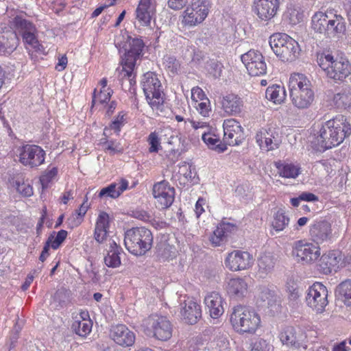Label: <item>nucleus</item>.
<instances>
[{"label":"nucleus","instance_id":"nucleus-36","mask_svg":"<svg viewBox=\"0 0 351 351\" xmlns=\"http://www.w3.org/2000/svg\"><path fill=\"white\" fill-rule=\"evenodd\" d=\"M276 167L281 177L286 178H295L300 173V167L291 163L276 162Z\"/></svg>","mask_w":351,"mask_h":351},{"label":"nucleus","instance_id":"nucleus-44","mask_svg":"<svg viewBox=\"0 0 351 351\" xmlns=\"http://www.w3.org/2000/svg\"><path fill=\"white\" fill-rule=\"evenodd\" d=\"M210 351H230L229 341L226 337L219 336L210 344Z\"/></svg>","mask_w":351,"mask_h":351},{"label":"nucleus","instance_id":"nucleus-29","mask_svg":"<svg viewBox=\"0 0 351 351\" xmlns=\"http://www.w3.org/2000/svg\"><path fill=\"white\" fill-rule=\"evenodd\" d=\"M346 32V23L344 19L340 15H334L332 18L330 17V23L326 27L324 36L326 37L339 38L343 35Z\"/></svg>","mask_w":351,"mask_h":351},{"label":"nucleus","instance_id":"nucleus-51","mask_svg":"<svg viewBox=\"0 0 351 351\" xmlns=\"http://www.w3.org/2000/svg\"><path fill=\"white\" fill-rule=\"evenodd\" d=\"M202 140L204 142L208 145L212 149H219L222 151L221 148L219 147L220 140L219 138L213 134L211 133H206L202 134Z\"/></svg>","mask_w":351,"mask_h":351},{"label":"nucleus","instance_id":"nucleus-33","mask_svg":"<svg viewBox=\"0 0 351 351\" xmlns=\"http://www.w3.org/2000/svg\"><path fill=\"white\" fill-rule=\"evenodd\" d=\"M108 227V215L105 212L100 213L97 219L94 234L95 239L98 243H101L106 239Z\"/></svg>","mask_w":351,"mask_h":351},{"label":"nucleus","instance_id":"nucleus-17","mask_svg":"<svg viewBox=\"0 0 351 351\" xmlns=\"http://www.w3.org/2000/svg\"><path fill=\"white\" fill-rule=\"evenodd\" d=\"M223 140L230 145H238L243 136V130L240 123L234 119H229L224 121Z\"/></svg>","mask_w":351,"mask_h":351},{"label":"nucleus","instance_id":"nucleus-7","mask_svg":"<svg viewBox=\"0 0 351 351\" xmlns=\"http://www.w3.org/2000/svg\"><path fill=\"white\" fill-rule=\"evenodd\" d=\"M269 45L282 61L294 60L300 51L298 43L286 34H274L269 38Z\"/></svg>","mask_w":351,"mask_h":351},{"label":"nucleus","instance_id":"nucleus-25","mask_svg":"<svg viewBox=\"0 0 351 351\" xmlns=\"http://www.w3.org/2000/svg\"><path fill=\"white\" fill-rule=\"evenodd\" d=\"M279 298L274 290L265 286L258 288L256 295V304L263 308H276L278 304Z\"/></svg>","mask_w":351,"mask_h":351},{"label":"nucleus","instance_id":"nucleus-15","mask_svg":"<svg viewBox=\"0 0 351 351\" xmlns=\"http://www.w3.org/2000/svg\"><path fill=\"white\" fill-rule=\"evenodd\" d=\"M225 265L230 271H237L249 269L253 265L254 258L247 251L233 250L225 259Z\"/></svg>","mask_w":351,"mask_h":351},{"label":"nucleus","instance_id":"nucleus-16","mask_svg":"<svg viewBox=\"0 0 351 351\" xmlns=\"http://www.w3.org/2000/svg\"><path fill=\"white\" fill-rule=\"evenodd\" d=\"M153 195L156 199V206L159 209L169 208L174 201L175 190L169 182L162 180L153 186Z\"/></svg>","mask_w":351,"mask_h":351},{"label":"nucleus","instance_id":"nucleus-13","mask_svg":"<svg viewBox=\"0 0 351 351\" xmlns=\"http://www.w3.org/2000/svg\"><path fill=\"white\" fill-rule=\"evenodd\" d=\"M248 73L252 76H261L266 73L267 65L265 58L258 51L250 50L241 57Z\"/></svg>","mask_w":351,"mask_h":351},{"label":"nucleus","instance_id":"nucleus-31","mask_svg":"<svg viewBox=\"0 0 351 351\" xmlns=\"http://www.w3.org/2000/svg\"><path fill=\"white\" fill-rule=\"evenodd\" d=\"M226 289L230 296L241 298L247 291V284L243 278H231L228 282Z\"/></svg>","mask_w":351,"mask_h":351},{"label":"nucleus","instance_id":"nucleus-35","mask_svg":"<svg viewBox=\"0 0 351 351\" xmlns=\"http://www.w3.org/2000/svg\"><path fill=\"white\" fill-rule=\"evenodd\" d=\"M122 249L119 247L116 242L112 241L110 243V249L104 257V263L108 267H117L121 265L119 254Z\"/></svg>","mask_w":351,"mask_h":351},{"label":"nucleus","instance_id":"nucleus-18","mask_svg":"<svg viewBox=\"0 0 351 351\" xmlns=\"http://www.w3.org/2000/svg\"><path fill=\"white\" fill-rule=\"evenodd\" d=\"M19 45V38L11 27L0 26V55H9Z\"/></svg>","mask_w":351,"mask_h":351},{"label":"nucleus","instance_id":"nucleus-40","mask_svg":"<svg viewBox=\"0 0 351 351\" xmlns=\"http://www.w3.org/2000/svg\"><path fill=\"white\" fill-rule=\"evenodd\" d=\"M289 217L282 209L278 210L274 215L272 221L273 228L277 231H282L289 224Z\"/></svg>","mask_w":351,"mask_h":351},{"label":"nucleus","instance_id":"nucleus-23","mask_svg":"<svg viewBox=\"0 0 351 351\" xmlns=\"http://www.w3.org/2000/svg\"><path fill=\"white\" fill-rule=\"evenodd\" d=\"M279 4V0H256L254 12L261 19L268 21L276 15Z\"/></svg>","mask_w":351,"mask_h":351},{"label":"nucleus","instance_id":"nucleus-34","mask_svg":"<svg viewBox=\"0 0 351 351\" xmlns=\"http://www.w3.org/2000/svg\"><path fill=\"white\" fill-rule=\"evenodd\" d=\"M128 187V182L125 179H122L119 183L114 182L103 188L99 193V197L100 198L106 197L115 199L119 197Z\"/></svg>","mask_w":351,"mask_h":351},{"label":"nucleus","instance_id":"nucleus-12","mask_svg":"<svg viewBox=\"0 0 351 351\" xmlns=\"http://www.w3.org/2000/svg\"><path fill=\"white\" fill-rule=\"evenodd\" d=\"M208 3L206 0H193L191 5L183 13L182 23L195 26L202 23L208 14Z\"/></svg>","mask_w":351,"mask_h":351},{"label":"nucleus","instance_id":"nucleus-24","mask_svg":"<svg viewBox=\"0 0 351 351\" xmlns=\"http://www.w3.org/2000/svg\"><path fill=\"white\" fill-rule=\"evenodd\" d=\"M256 140L261 149L265 151L273 150L278 148L280 140L278 134L274 132V130L262 128L256 135Z\"/></svg>","mask_w":351,"mask_h":351},{"label":"nucleus","instance_id":"nucleus-6","mask_svg":"<svg viewBox=\"0 0 351 351\" xmlns=\"http://www.w3.org/2000/svg\"><path fill=\"white\" fill-rule=\"evenodd\" d=\"M317 62L327 77L335 82L344 81L351 73L350 64L343 57H335L330 53L322 54Z\"/></svg>","mask_w":351,"mask_h":351},{"label":"nucleus","instance_id":"nucleus-42","mask_svg":"<svg viewBox=\"0 0 351 351\" xmlns=\"http://www.w3.org/2000/svg\"><path fill=\"white\" fill-rule=\"evenodd\" d=\"M13 25L21 35L31 31H36L34 25L29 21L20 16H16L13 19Z\"/></svg>","mask_w":351,"mask_h":351},{"label":"nucleus","instance_id":"nucleus-43","mask_svg":"<svg viewBox=\"0 0 351 351\" xmlns=\"http://www.w3.org/2000/svg\"><path fill=\"white\" fill-rule=\"evenodd\" d=\"M333 101L339 108H346L351 105V90H343L334 95Z\"/></svg>","mask_w":351,"mask_h":351},{"label":"nucleus","instance_id":"nucleus-59","mask_svg":"<svg viewBox=\"0 0 351 351\" xmlns=\"http://www.w3.org/2000/svg\"><path fill=\"white\" fill-rule=\"evenodd\" d=\"M191 99L195 103L208 99L203 90L198 86L193 87L191 90Z\"/></svg>","mask_w":351,"mask_h":351},{"label":"nucleus","instance_id":"nucleus-8","mask_svg":"<svg viewBox=\"0 0 351 351\" xmlns=\"http://www.w3.org/2000/svg\"><path fill=\"white\" fill-rule=\"evenodd\" d=\"M141 83L146 99L152 108L162 111L164 98L161 83L157 75L152 72H147L144 74Z\"/></svg>","mask_w":351,"mask_h":351},{"label":"nucleus","instance_id":"nucleus-38","mask_svg":"<svg viewBox=\"0 0 351 351\" xmlns=\"http://www.w3.org/2000/svg\"><path fill=\"white\" fill-rule=\"evenodd\" d=\"M285 90L279 85L269 86L265 92V97L274 104H280L285 99Z\"/></svg>","mask_w":351,"mask_h":351},{"label":"nucleus","instance_id":"nucleus-5","mask_svg":"<svg viewBox=\"0 0 351 351\" xmlns=\"http://www.w3.org/2000/svg\"><path fill=\"white\" fill-rule=\"evenodd\" d=\"M124 244L131 254L143 256L152 247V233L144 227L129 229L125 232Z\"/></svg>","mask_w":351,"mask_h":351},{"label":"nucleus","instance_id":"nucleus-27","mask_svg":"<svg viewBox=\"0 0 351 351\" xmlns=\"http://www.w3.org/2000/svg\"><path fill=\"white\" fill-rule=\"evenodd\" d=\"M221 104L227 114L234 116L241 112L243 102L238 95L231 93L222 97Z\"/></svg>","mask_w":351,"mask_h":351},{"label":"nucleus","instance_id":"nucleus-20","mask_svg":"<svg viewBox=\"0 0 351 351\" xmlns=\"http://www.w3.org/2000/svg\"><path fill=\"white\" fill-rule=\"evenodd\" d=\"M341 260V254L339 251L332 250L326 252L321 256L319 260L317 269L324 274L336 271Z\"/></svg>","mask_w":351,"mask_h":351},{"label":"nucleus","instance_id":"nucleus-21","mask_svg":"<svg viewBox=\"0 0 351 351\" xmlns=\"http://www.w3.org/2000/svg\"><path fill=\"white\" fill-rule=\"evenodd\" d=\"M180 315L186 323L195 324L202 317L201 306L195 300L188 298L181 304Z\"/></svg>","mask_w":351,"mask_h":351},{"label":"nucleus","instance_id":"nucleus-56","mask_svg":"<svg viewBox=\"0 0 351 351\" xmlns=\"http://www.w3.org/2000/svg\"><path fill=\"white\" fill-rule=\"evenodd\" d=\"M36 31H31L28 33H23L22 37L25 43L34 47L37 50H40V45L38 44V40L36 37Z\"/></svg>","mask_w":351,"mask_h":351},{"label":"nucleus","instance_id":"nucleus-3","mask_svg":"<svg viewBox=\"0 0 351 351\" xmlns=\"http://www.w3.org/2000/svg\"><path fill=\"white\" fill-rule=\"evenodd\" d=\"M289 89L293 105L298 109H306L314 101L312 84L307 77L300 73L291 75Z\"/></svg>","mask_w":351,"mask_h":351},{"label":"nucleus","instance_id":"nucleus-14","mask_svg":"<svg viewBox=\"0 0 351 351\" xmlns=\"http://www.w3.org/2000/svg\"><path fill=\"white\" fill-rule=\"evenodd\" d=\"M147 322L156 339L167 341L172 337L173 326L167 317L152 315Z\"/></svg>","mask_w":351,"mask_h":351},{"label":"nucleus","instance_id":"nucleus-45","mask_svg":"<svg viewBox=\"0 0 351 351\" xmlns=\"http://www.w3.org/2000/svg\"><path fill=\"white\" fill-rule=\"evenodd\" d=\"M273 346L263 338H256L250 344V351H272Z\"/></svg>","mask_w":351,"mask_h":351},{"label":"nucleus","instance_id":"nucleus-10","mask_svg":"<svg viewBox=\"0 0 351 351\" xmlns=\"http://www.w3.org/2000/svg\"><path fill=\"white\" fill-rule=\"evenodd\" d=\"M307 305L317 313H322L328 304V289L321 282H315L307 290Z\"/></svg>","mask_w":351,"mask_h":351},{"label":"nucleus","instance_id":"nucleus-1","mask_svg":"<svg viewBox=\"0 0 351 351\" xmlns=\"http://www.w3.org/2000/svg\"><path fill=\"white\" fill-rule=\"evenodd\" d=\"M351 134V125L343 115H338L324 122L317 136V145L324 149L339 145Z\"/></svg>","mask_w":351,"mask_h":351},{"label":"nucleus","instance_id":"nucleus-48","mask_svg":"<svg viewBox=\"0 0 351 351\" xmlns=\"http://www.w3.org/2000/svg\"><path fill=\"white\" fill-rule=\"evenodd\" d=\"M96 91L97 90L95 89L92 99V106H93L97 101H99L100 104H104L110 101L112 93V90L110 88H108L106 90H101L98 95H96Z\"/></svg>","mask_w":351,"mask_h":351},{"label":"nucleus","instance_id":"nucleus-26","mask_svg":"<svg viewBox=\"0 0 351 351\" xmlns=\"http://www.w3.org/2000/svg\"><path fill=\"white\" fill-rule=\"evenodd\" d=\"M276 259L271 253H264L257 260L256 275L258 278L264 279L274 270Z\"/></svg>","mask_w":351,"mask_h":351},{"label":"nucleus","instance_id":"nucleus-47","mask_svg":"<svg viewBox=\"0 0 351 351\" xmlns=\"http://www.w3.org/2000/svg\"><path fill=\"white\" fill-rule=\"evenodd\" d=\"M16 191L24 197H30L33 195V188L32 185L23 180H16L14 182Z\"/></svg>","mask_w":351,"mask_h":351},{"label":"nucleus","instance_id":"nucleus-28","mask_svg":"<svg viewBox=\"0 0 351 351\" xmlns=\"http://www.w3.org/2000/svg\"><path fill=\"white\" fill-rule=\"evenodd\" d=\"M204 303L213 318L219 317L224 312L223 299L219 293L217 292L208 293L204 298Z\"/></svg>","mask_w":351,"mask_h":351},{"label":"nucleus","instance_id":"nucleus-22","mask_svg":"<svg viewBox=\"0 0 351 351\" xmlns=\"http://www.w3.org/2000/svg\"><path fill=\"white\" fill-rule=\"evenodd\" d=\"M110 335L115 343L123 347L131 346L135 341L134 333L123 324L112 326Z\"/></svg>","mask_w":351,"mask_h":351},{"label":"nucleus","instance_id":"nucleus-55","mask_svg":"<svg viewBox=\"0 0 351 351\" xmlns=\"http://www.w3.org/2000/svg\"><path fill=\"white\" fill-rule=\"evenodd\" d=\"M287 16L290 23L295 25L302 21L304 14L300 10L290 8L287 11Z\"/></svg>","mask_w":351,"mask_h":351},{"label":"nucleus","instance_id":"nucleus-57","mask_svg":"<svg viewBox=\"0 0 351 351\" xmlns=\"http://www.w3.org/2000/svg\"><path fill=\"white\" fill-rule=\"evenodd\" d=\"M101 143L104 145L106 152H109L110 154L122 152V149L119 147V144L116 143L113 141H107L106 138Z\"/></svg>","mask_w":351,"mask_h":351},{"label":"nucleus","instance_id":"nucleus-41","mask_svg":"<svg viewBox=\"0 0 351 351\" xmlns=\"http://www.w3.org/2000/svg\"><path fill=\"white\" fill-rule=\"evenodd\" d=\"M337 292L343 298L345 305L351 308V280H346L337 287Z\"/></svg>","mask_w":351,"mask_h":351},{"label":"nucleus","instance_id":"nucleus-11","mask_svg":"<svg viewBox=\"0 0 351 351\" xmlns=\"http://www.w3.org/2000/svg\"><path fill=\"white\" fill-rule=\"evenodd\" d=\"M16 156L23 165L34 168L44 162L45 152L38 145L27 144L17 148Z\"/></svg>","mask_w":351,"mask_h":351},{"label":"nucleus","instance_id":"nucleus-30","mask_svg":"<svg viewBox=\"0 0 351 351\" xmlns=\"http://www.w3.org/2000/svg\"><path fill=\"white\" fill-rule=\"evenodd\" d=\"M237 230V226L232 223L221 222L214 231L213 235L210 237L211 243L215 246L220 245L228 234Z\"/></svg>","mask_w":351,"mask_h":351},{"label":"nucleus","instance_id":"nucleus-62","mask_svg":"<svg viewBox=\"0 0 351 351\" xmlns=\"http://www.w3.org/2000/svg\"><path fill=\"white\" fill-rule=\"evenodd\" d=\"M188 0H169L168 5L173 10L182 9L187 3Z\"/></svg>","mask_w":351,"mask_h":351},{"label":"nucleus","instance_id":"nucleus-61","mask_svg":"<svg viewBox=\"0 0 351 351\" xmlns=\"http://www.w3.org/2000/svg\"><path fill=\"white\" fill-rule=\"evenodd\" d=\"M82 220L80 217L74 213L67 219L68 226L71 228L77 227L81 224Z\"/></svg>","mask_w":351,"mask_h":351},{"label":"nucleus","instance_id":"nucleus-49","mask_svg":"<svg viewBox=\"0 0 351 351\" xmlns=\"http://www.w3.org/2000/svg\"><path fill=\"white\" fill-rule=\"evenodd\" d=\"M293 330H294L292 327H288L280 333V339L283 344L293 346L295 343L296 337Z\"/></svg>","mask_w":351,"mask_h":351},{"label":"nucleus","instance_id":"nucleus-39","mask_svg":"<svg viewBox=\"0 0 351 351\" xmlns=\"http://www.w3.org/2000/svg\"><path fill=\"white\" fill-rule=\"evenodd\" d=\"M92 326L90 319H75L72 324L71 329L76 335L85 337L90 332Z\"/></svg>","mask_w":351,"mask_h":351},{"label":"nucleus","instance_id":"nucleus-64","mask_svg":"<svg viewBox=\"0 0 351 351\" xmlns=\"http://www.w3.org/2000/svg\"><path fill=\"white\" fill-rule=\"evenodd\" d=\"M300 199H301L303 201H307V202H315L318 200V197L311 193H302L300 195Z\"/></svg>","mask_w":351,"mask_h":351},{"label":"nucleus","instance_id":"nucleus-46","mask_svg":"<svg viewBox=\"0 0 351 351\" xmlns=\"http://www.w3.org/2000/svg\"><path fill=\"white\" fill-rule=\"evenodd\" d=\"M147 141L149 145V153H158L162 149L159 134L157 132H151L147 136Z\"/></svg>","mask_w":351,"mask_h":351},{"label":"nucleus","instance_id":"nucleus-58","mask_svg":"<svg viewBox=\"0 0 351 351\" xmlns=\"http://www.w3.org/2000/svg\"><path fill=\"white\" fill-rule=\"evenodd\" d=\"M188 345L190 351H197L199 349V347L204 345L202 337L197 336L191 338L188 341Z\"/></svg>","mask_w":351,"mask_h":351},{"label":"nucleus","instance_id":"nucleus-50","mask_svg":"<svg viewBox=\"0 0 351 351\" xmlns=\"http://www.w3.org/2000/svg\"><path fill=\"white\" fill-rule=\"evenodd\" d=\"M55 232L51 234L48 239H51L50 246L53 249H58L62 243L65 240L67 237V232L64 230H61L58 232L56 236H54Z\"/></svg>","mask_w":351,"mask_h":351},{"label":"nucleus","instance_id":"nucleus-4","mask_svg":"<svg viewBox=\"0 0 351 351\" xmlns=\"http://www.w3.org/2000/svg\"><path fill=\"white\" fill-rule=\"evenodd\" d=\"M230 321L234 330L240 334H253L261 324L258 314L254 310L242 305L232 308Z\"/></svg>","mask_w":351,"mask_h":351},{"label":"nucleus","instance_id":"nucleus-9","mask_svg":"<svg viewBox=\"0 0 351 351\" xmlns=\"http://www.w3.org/2000/svg\"><path fill=\"white\" fill-rule=\"evenodd\" d=\"M291 254L297 263L308 265L320 256V248L313 243L299 240L293 243Z\"/></svg>","mask_w":351,"mask_h":351},{"label":"nucleus","instance_id":"nucleus-63","mask_svg":"<svg viewBox=\"0 0 351 351\" xmlns=\"http://www.w3.org/2000/svg\"><path fill=\"white\" fill-rule=\"evenodd\" d=\"M51 239H47L45 245H44V247H43V250L40 255V257H39V260L41 261V262H44L47 257L49 256V247H50V242H51Z\"/></svg>","mask_w":351,"mask_h":351},{"label":"nucleus","instance_id":"nucleus-2","mask_svg":"<svg viewBox=\"0 0 351 351\" xmlns=\"http://www.w3.org/2000/svg\"><path fill=\"white\" fill-rule=\"evenodd\" d=\"M145 44L139 38L128 37L123 49L124 56L122 58V69L119 71V78L122 82L128 81L130 86L135 83L134 69L138 60L142 57Z\"/></svg>","mask_w":351,"mask_h":351},{"label":"nucleus","instance_id":"nucleus-52","mask_svg":"<svg viewBox=\"0 0 351 351\" xmlns=\"http://www.w3.org/2000/svg\"><path fill=\"white\" fill-rule=\"evenodd\" d=\"M163 64L165 69L173 74L177 73L180 68L179 62L173 56H165Z\"/></svg>","mask_w":351,"mask_h":351},{"label":"nucleus","instance_id":"nucleus-54","mask_svg":"<svg viewBox=\"0 0 351 351\" xmlns=\"http://www.w3.org/2000/svg\"><path fill=\"white\" fill-rule=\"evenodd\" d=\"M57 173L58 169L56 167H52L51 169L45 171L40 178V181L43 188L47 187L48 184L56 176Z\"/></svg>","mask_w":351,"mask_h":351},{"label":"nucleus","instance_id":"nucleus-37","mask_svg":"<svg viewBox=\"0 0 351 351\" xmlns=\"http://www.w3.org/2000/svg\"><path fill=\"white\" fill-rule=\"evenodd\" d=\"M312 28L319 34L324 35L328 23H330V17L322 12H316L312 17Z\"/></svg>","mask_w":351,"mask_h":351},{"label":"nucleus","instance_id":"nucleus-60","mask_svg":"<svg viewBox=\"0 0 351 351\" xmlns=\"http://www.w3.org/2000/svg\"><path fill=\"white\" fill-rule=\"evenodd\" d=\"M123 121L124 114H119L110 124V129L114 130L116 132H119Z\"/></svg>","mask_w":351,"mask_h":351},{"label":"nucleus","instance_id":"nucleus-53","mask_svg":"<svg viewBox=\"0 0 351 351\" xmlns=\"http://www.w3.org/2000/svg\"><path fill=\"white\" fill-rule=\"evenodd\" d=\"M195 108L199 113L204 117H208L211 112L210 102L208 98L197 102Z\"/></svg>","mask_w":351,"mask_h":351},{"label":"nucleus","instance_id":"nucleus-32","mask_svg":"<svg viewBox=\"0 0 351 351\" xmlns=\"http://www.w3.org/2000/svg\"><path fill=\"white\" fill-rule=\"evenodd\" d=\"M136 19L142 25H149L154 14L151 0H141L136 10Z\"/></svg>","mask_w":351,"mask_h":351},{"label":"nucleus","instance_id":"nucleus-19","mask_svg":"<svg viewBox=\"0 0 351 351\" xmlns=\"http://www.w3.org/2000/svg\"><path fill=\"white\" fill-rule=\"evenodd\" d=\"M310 237L316 244H322L332 238L331 225L327 221H316L309 230Z\"/></svg>","mask_w":351,"mask_h":351}]
</instances>
